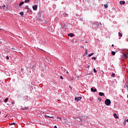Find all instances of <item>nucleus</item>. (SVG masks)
<instances>
[{"label":"nucleus","instance_id":"f257e3e1","mask_svg":"<svg viewBox=\"0 0 128 128\" xmlns=\"http://www.w3.org/2000/svg\"><path fill=\"white\" fill-rule=\"evenodd\" d=\"M105 104H106V106H110V104H112V102H110V99H107L105 100L104 102Z\"/></svg>","mask_w":128,"mask_h":128},{"label":"nucleus","instance_id":"f03ea898","mask_svg":"<svg viewBox=\"0 0 128 128\" xmlns=\"http://www.w3.org/2000/svg\"><path fill=\"white\" fill-rule=\"evenodd\" d=\"M82 98L80 96V97H76L74 98L75 100H76V102H78V100H82Z\"/></svg>","mask_w":128,"mask_h":128},{"label":"nucleus","instance_id":"7ed1b4c3","mask_svg":"<svg viewBox=\"0 0 128 128\" xmlns=\"http://www.w3.org/2000/svg\"><path fill=\"white\" fill-rule=\"evenodd\" d=\"M32 8H33L34 10H38V6L35 5V6H33Z\"/></svg>","mask_w":128,"mask_h":128},{"label":"nucleus","instance_id":"20e7f679","mask_svg":"<svg viewBox=\"0 0 128 128\" xmlns=\"http://www.w3.org/2000/svg\"><path fill=\"white\" fill-rule=\"evenodd\" d=\"M98 95L100 96H104V93L102 92H100L98 93Z\"/></svg>","mask_w":128,"mask_h":128},{"label":"nucleus","instance_id":"39448f33","mask_svg":"<svg viewBox=\"0 0 128 128\" xmlns=\"http://www.w3.org/2000/svg\"><path fill=\"white\" fill-rule=\"evenodd\" d=\"M49 30H50V32H54V29L52 28V26H50V27H49V28H48Z\"/></svg>","mask_w":128,"mask_h":128},{"label":"nucleus","instance_id":"423d86ee","mask_svg":"<svg viewBox=\"0 0 128 128\" xmlns=\"http://www.w3.org/2000/svg\"><path fill=\"white\" fill-rule=\"evenodd\" d=\"M68 36H70V38H72V36H74V34H68Z\"/></svg>","mask_w":128,"mask_h":128},{"label":"nucleus","instance_id":"0eeeda50","mask_svg":"<svg viewBox=\"0 0 128 128\" xmlns=\"http://www.w3.org/2000/svg\"><path fill=\"white\" fill-rule=\"evenodd\" d=\"M90 90L91 92H96V88L94 89V88H91Z\"/></svg>","mask_w":128,"mask_h":128},{"label":"nucleus","instance_id":"6e6552de","mask_svg":"<svg viewBox=\"0 0 128 128\" xmlns=\"http://www.w3.org/2000/svg\"><path fill=\"white\" fill-rule=\"evenodd\" d=\"M28 109V107H24L22 108V110H26Z\"/></svg>","mask_w":128,"mask_h":128},{"label":"nucleus","instance_id":"1a4fd4ad","mask_svg":"<svg viewBox=\"0 0 128 128\" xmlns=\"http://www.w3.org/2000/svg\"><path fill=\"white\" fill-rule=\"evenodd\" d=\"M24 4V2H22L19 4V6H22V4Z\"/></svg>","mask_w":128,"mask_h":128},{"label":"nucleus","instance_id":"9d476101","mask_svg":"<svg viewBox=\"0 0 128 128\" xmlns=\"http://www.w3.org/2000/svg\"><path fill=\"white\" fill-rule=\"evenodd\" d=\"M120 4H126V2L124 1H120Z\"/></svg>","mask_w":128,"mask_h":128},{"label":"nucleus","instance_id":"9b49d317","mask_svg":"<svg viewBox=\"0 0 128 128\" xmlns=\"http://www.w3.org/2000/svg\"><path fill=\"white\" fill-rule=\"evenodd\" d=\"M114 116L115 118H118V115H116V114H114Z\"/></svg>","mask_w":128,"mask_h":128},{"label":"nucleus","instance_id":"f8f14e48","mask_svg":"<svg viewBox=\"0 0 128 128\" xmlns=\"http://www.w3.org/2000/svg\"><path fill=\"white\" fill-rule=\"evenodd\" d=\"M123 56L124 58H128V56L124 53H123Z\"/></svg>","mask_w":128,"mask_h":128},{"label":"nucleus","instance_id":"ddd939ff","mask_svg":"<svg viewBox=\"0 0 128 128\" xmlns=\"http://www.w3.org/2000/svg\"><path fill=\"white\" fill-rule=\"evenodd\" d=\"M104 7L105 8H108V4H104Z\"/></svg>","mask_w":128,"mask_h":128},{"label":"nucleus","instance_id":"4468645a","mask_svg":"<svg viewBox=\"0 0 128 128\" xmlns=\"http://www.w3.org/2000/svg\"><path fill=\"white\" fill-rule=\"evenodd\" d=\"M8 98H6L4 100V102H8Z\"/></svg>","mask_w":128,"mask_h":128},{"label":"nucleus","instance_id":"2eb2a0df","mask_svg":"<svg viewBox=\"0 0 128 128\" xmlns=\"http://www.w3.org/2000/svg\"><path fill=\"white\" fill-rule=\"evenodd\" d=\"M118 34L119 36H122V34L120 32H118Z\"/></svg>","mask_w":128,"mask_h":128},{"label":"nucleus","instance_id":"dca6fc26","mask_svg":"<svg viewBox=\"0 0 128 128\" xmlns=\"http://www.w3.org/2000/svg\"><path fill=\"white\" fill-rule=\"evenodd\" d=\"M94 53H91L89 55H88V56L89 57L92 56H94Z\"/></svg>","mask_w":128,"mask_h":128},{"label":"nucleus","instance_id":"f3484780","mask_svg":"<svg viewBox=\"0 0 128 128\" xmlns=\"http://www.w3.org/2000/svg\"><path fill=\"white\" fill-rule=\"evenodd\" d=\"M30 0H25L24 2H25V4H26L27 2H30Z\"/></svg>","mask_w":128,"mask_h":128},{"label":"nucleus","instance_id":"a211bd4d","mask_svg":"<svg viewBox=\"0 0 128 128\" xmlns=\"http://www.w3.org/2000/svg\"><path fill=\"white\" fill-rule=\"evenodd\" d=\"M14 124H16V123L12 122L9 124V126H14Z\"/></svg>","mask_w":128,"mask_h":128},{"label":"nucleus","instance_id":"6ab92c4d","mask_svg":"<svg viewBox=\"0 0 128 128\" xmlns=\"http://www.w3.org/2000/svg\"><path fill=\"white\" fill-rule=\"evenodd\" d=\"M24 8H26V10H29L28 6H25Z\"/></svg>","mask_w":128,"mask_h":128},{"label":"nucleus","instance_id":"aec40b11","mask_svg":"<svg viewBox=\"0 0 128 128\" xmlns=\"http://www.w3.org/2000/svg\"><path fill=\"white\" fill-rule=\"evenodd\" d=\"M112 56H115L116 55V52H114V51L112 52Z\"/></svg>","mask_w":128,"mask_h":128},{"label":"nucleus","instance_id":"412c9836","mask_svg":"<svg viewBox=\"0 0 128 128\" xmlns=\"http://www.w3.org/2000/svg\"><path fill=\"white\" fill-rule=\"evenodd\" d=\"M20 14L21 16H24V12H20Z\"/></svg>","mask_w":128,"mask_h":128},{"label":"nucleus","instance_id":"4be33fe9","mask_svg":"<svg viewBox=\"0 0 128 128\" xmlns=\"http://www.w3.org/2000/svg\"><path fill=\"white\" fill-rule=\"evenodd\" d=\"M45 116L47 118H52V117H50L48 115H45Z\"/></svg>","mask_w":128,"mask_h":128},{"label":"nucleus","instance_id":"5701e85b","mask_svg":"<svg viewBox=\"0 0 128 128\" xmlns=\"http://www.w3.org/2000/svg\"><path fill=\"white\" fill-rule=\"evenodd\" d=\"M94 72L95 74H96V72H97V71H96V68H94Z\"/></svg>","mask_w":128,"mask_h":128},{"label":"nucleus","instance_id":"b1692460","mask_svg":"<svg viewBox=\"0 0 128 128\" xmlns=\"http://www.w3.org/2000/svg\"><path fill=\"white\" fill-rule=\"evenodd\" d=\"M115 76H116V74H114V73H112V76L113 78Z\"/></svg>","mask_w":128,"mask_h":128},{"label":"nucleus","instance_id":"393cba45","mask_svg":"<svg viewBox=\"0 0 128 128\" xmlns=\"http://www.w3.org/2000/svg\"><path fill=\"white\" fill-rule=\"evenodd\" d=\"M92 60H96V57H93L92 58Z\"/></svg>","mask_w":128,"mask_h":128},{"label":"nucleus","instance_id":"a878e982","mask_svg":"<svg viewBox=\"0 0 128 128\" xmlns=\"http://www.w3.org/2000/svg\"><path fill=\"white\" fill-rule=\"evenodd\" d=\"M98 100H100H100H102V98H98Z\"/></svg>","mask_w":128,"mask_h":128},{"label":"nucleus","instance_id":"bb28decb","mask_svg":"<svg viewBox=\"0 0 128 128\" xmlns=\"http://www.w3.org/2000/svg\"><path fill=\"white\" fill-rule=\"evenodd\" d=\"M60 78L61 80H64V78L62 77V76H60Z\"/></svg>","mask_w":128,"mask_h":128},{"label":"nucleus","instance_id":"cd10ccee","mask_svg":"<svg viewBox=\"0 0 128 128\" xmlns=\"http://www.w3.org/2000/svg\"><path fill=\"white\" fill-rule=\"evenodd\" d=\"M57 118L62 120V117H57Z\"/></svg>","mask_w":128,"mask_h":128},{"label":"nucleus","instance_id":"c85d7f7f","mask_svg":"<svg viewBox=\"0 0 128 128\" xmlns=\"http://www.w3.org/2000/svg\"><path fill=\"white\" fill-rule=\"evenodd\" d=\"M6 60H10V58L8 57V56H7L6 57Z\"/></svg>","mask_w":128,"mask_h":128},{"label":"nucleus","instance_id":"c756f323","mask_svg":"<svg viewBox=\"0 0 128 128\" xmlns=\"http://www.w3.org/2000/svg\"><path fill=\"white\" fill-rule=\"evenodd\" d=\"M126 124V120L124 121V124Z\"/></svg>","mask_w":128,"mask_h":128},{"label":"nucleus","instance_id":"7c9ffc66","mask_svg":"<svg viewBox=\"0 0 128 128\" xmlns=\"http://www.w3.org/2000/svg\"><path fill=\"white\" fill-rule=\"evenodd\" d=\"M86 54H88V50H86Z\"/></svg>","mask_w":128,"mask_h":128},{"label":"nucleus","instance_id":"2f4dec72","mask_svg":"<svg viewBox=\"0 0 128 128\" xmlns=\"http://www.w3.org/2000/svg\"><path fill=\"white\" fill-rule=\"evenodd\" d=\"M12 104H14V102H12Z\"/></svg>","mask_w":128,"mask_h":128},{"label":"nucleus","instance_id":"473e14b6","mask_svg":"<svg viewBox=\"0 0 128 128\" xmlns=\"http://www.w3.org/2000/svg\"><path fill=\"white\" fill-rule=\"evenodd\" d=\"M12 50H16V49L14 48H12Z\"/></svg>","mask_w":128,"mask_h":128},{"label":"nucleus","instance_id":"72a5a7b5","mask_svg":"<svg viewBox=\"0 0 128 128\" xmlns=\"http://www.w3.org/2000/svg\"><path fill=\"white\" fill-rule=\"evenodd\" d=\"M2 7H3V8H6V5H4V6H2Z\"/></svg>","mask_w":128,"mask_h":128},{"label":"nucleus","instance_id":"f704fd0d","mask_svg":"<svg viewBox=\"0 0 128 128\" xmlns=\"http://www.w3.org/2000/svg\"><path fill=\"white\" fill-rule=\"evenodd\" d=\"M54 128H58V127L56 126H54Z\"/></svg>","mask_w":128,"mask_h":128},{"label":"nucleus","instance_id":"c9c22d12","mask_svg":"<svg viewBox=\"0 0 128 128\" xmlns=\"http://www.w3.org/2000/svg\"><path fill=\"white\" fill-rule=\"evenodd\" d=\"M65 14L64 16H68V14Z\"/></svg>","mask_w":128,"mask_h":128},{"label":"nucleus","instance_id":"e433bc0d","mask_svg":"<svg viewBox=\"0 0 128 128\" xmlns=\"http://www.w3.org/2000/svg\"><path fill=\"white\" fill-rule=\"evenodd\" d=\"M21 70L22 72V70H24V68H22Z\"/></svg>","mask_w":128,"mask_h":128},{"label":"nucleus","instance_id":"4c0bfd02","mask_svg":"<svg viewBox=\"0 0 128 128\" xmlns=\"http://www.w3.org/2000/svg\"><path fill=\"white\" fill-rule=\"evenodd\" d=\"M102 74H104V71L102 70Z\"/></svg>","mask_w":128,"mask_h":128},{"label":"nucleus","instance_id":"58836bf2","mask_svg":"<svg viewBox=\"0 0 128 128\" xmlns=\"http://www.w3.org/2000/svg\"><path fill=\"white\" fill-rule=\"evenodd\" d=\"M62 70H64V68H62Z\"/></svg>","mask_w":128,"mask_h":128},{"label":"nucleus","instance_id":"ea45409f","mask_svg":"<svg viewBox=\"0 0 128 128\" xmlns=\"http://www.w3.org/2000/svg\"><path fill=\"white\" fill-rule=\"evenodd\" d=\"M114 46V44H112V46Z\"/></svg>","mask_w":128,"mask_h":128},{"label":"nucleus","instance_id":"a19ab883","mask_svg":"<svg viewBox=\"0 0 128 128\" xmlns=\"http://www.w3.org/2000/svg\"><path fill=\"white\" fill-rule=\"evenodd\" d=\"M126 122H128V119L126 120Z\"/></svg>","mask_w":128,"mask_h":128},{"label":"nucleus","instance_id":"79ce46f5","mask_svg":"<svg viewBox=\"0 0 128 128\" xmlns=\"http://www.w3.org/2000/svg\"><path fill=\"white\" fill-rule=\"evenodd\" d=\"M62 28H64V27H62Z\"/></svg>","mask_w":128,"mask_h":128},{"label":"nucleus","instance_id":"37998d69","mask_svg":"<svg viewBox=\"0 0 128 128\" xmlns=\"http://www.w3.org/2000/svg\"><path fill=\"white\" fill-rule=\"evenodd\" d=\"M64 26H66V24L64 25Z\"/></svg>","mask_w":128,"mask_h":128},{"label":"nucleus","instance_id":"c03bdc74","mask_svg":"<svg viewBox=\"0 0 128 128\" xmlns=\"http://www.w3.org/2000/svg\"><path fill=\"white\" fill-rule=\"evenodd\" d=\"M66 70H64L65 72H66Z\"/></svg>","mask_w":128,"mask_h":128},{"label":"nucleus","instance_id":"a18cd8bd","mask_svg":"<svg viewBox=\"0 0 128 128\" xmlns=\"http://www.w3.org/2000/svg\"><path fill=\"white\" fill-rule=\"evenodd\" d=\"M0 30H2V29H0Z\"/></svg>","mask_w":128,"mask_h":128}]
</instances>
